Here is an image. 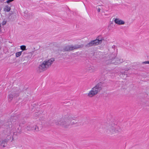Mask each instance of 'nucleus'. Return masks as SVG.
<instances>
[{"mask_svg":"<svg viewBox=\"0 0 149 149\" xmlns=\"http://www.w3.org/2000/svg\"><path fill=\"white\" fill-rule=\"evenodd\" d=\"M77 119L76 117L74 116H72L70 115H66L65 116L64 118H62L60 120L55 121V123L57 125H60L64 127H68L70 125H73L77 122H73L72 123L71 122L72 120H75Z\"/></svg>","mask_w":149,"mask_h":149,"instance_id":"1","label":"nucleus"},{"mask_svg":"<svg viewBox=\"0 0 149 149\" xmlns=\"http://www.w3.org/2000/svg\"><path fill=\"white\" fill-rule=\"evenodd\" d=\"M103 87V83L100 82L97 84L88 94V96L92 97L101 91Z\"/></svg>","mask_w":149,"mask_h":149,"instance_id":"2","label":"nucleus"},{"mask_svg":"<svg viewBox=\"0 0 149 149\" xmlns=\"http://www.w3.org/2000/svg\"><path fill=\"white\" fill-rule=\"evenodd\" d=\"M115 126V125L113 123L107 124L105 127L107 132L108 133L112 134L117 133L120 132V128L119 127L116 128Z\"/></svg>","mask_w":149,"mask_h":149,"instance_id":"3","label":"nucleus"},{"mask_svg":"<svg viewBox=\"0 0 149 149\" xmlns=\"http://www.w3.org/2000/svg\"><path fill=\"white\" fill-rule=\"evenodd\" d=\"M54 61V58H52L47 61H43L39 66L38 69L40 70V72H41L46 70L48 68L49 66Z\"/></svg>","mask_w":149,"mask_h":149,"instance_id":"4","label":"nucleus"},{"mask_svg":"<svg viewBox=\"0 0 149 149\" xmlns=\"http://www.w3.org/2000/svg\"><path fill=\"white\" fill-rule=\"evenodd\" d=\"M116 55H115L114 54H112L109 56L110 59L109 60L107 63L109 64H112L115 65H117L120 64L122 63L123 60L116 58Z\"/></svg>","mask_w":149,"mask_h":149,"instance_id":"5","label":"nucleus"},{"mask_svg":"<svg viewBox=\"0 0 149 149\" xmlns=\"http://www.w3.org/2000/svg\"><path fill=\"white\" fill-rule=\"evenodd\" d=\"M101 36L97 37L95 40H91L89 42L87 43L85 46L86 48H88L92 46H95L98 45L99 44H101L102 42V40H103L102 38H101Z\"/></svg>","mask_w":149,"mask_h":149,"instance_id":"6","label":"nucleus"},{"mask_svg":"<svg viewBox=\"0 0 149 149\" xmlns=\"http://www.w3.org/2000/svg\"><path fill=\"white\" fill-rule=\"evenodd\" d=\"M84 46V45L83 44L81 45H75L74 46L67 45L64 47L63 48L61 49V51L63 52L70 51L83 47Z\"/></svg>","mask_w":149,"mask_h":149,"instance_id":"7","label":"nucleus"},{"mask_svg":"<svg viewBox=\"0 0 149 149\" xmlns=\"http://www.w3.org/2000/svg\"><path fill=\"white\" fill-rule=\"evenodd\" d=\"M19 92L17 91H14L10 93L8 96V98L11 101L13 99L14 97L17 96H18V94Z\"/></svg>","mask_w":149,"mask_h":149,"instance_id":"8","label":"nucleus"},{"mask_svg":"<svg viewBox=\"0 0 149 149\" xmlns=\"http://www.w3.org/2000/svg\"><path fill=\"white\" fill-rule=\"evenodd\" d=\"M114 21L116 24L118 25L124 24L125 23L124 21L118 18L115 19Z\"/></svg>","mask_w":149,"mask_h":149,"instance_id":"9","label":"nucleus"},{"mask_svg":"<svg viewBox=\"0 0 149 149\" xmlns=\"http://www.w3.org/2000/svg\"><path fill=\"white\" fill-rule=\"evenodd\" d=\"M34 52V51H32L30 53H28V54H27V53L25 54V52H24L23 53L22 56H24L25 57H27L28 58H31L32 56V55L33 54Z\"/></svg>","mask_w":149,"mask_h":149,"instance_id":"10","label":"nucleus"},{"mask_svg":"<svg viewBox=\"0 0 149 149\" xmlns=\"http://www.w3.org/2000/svg\"><path fill=\"white\" fill-rule=\"evenodd\" d=\"M8 141V140L7 139H5L2 141L1 143V145L3 146V147H5L7 145V143Z\"/></svg>","mask_w":149,"mask_h":149,"instance_id":"11","label":"nucleus"},{"mask_svg":"<svg viewBox=\"0 0 149 149\" xmlns=\"http://www.w3.org/2000/svg\"><path fill=\"white\" fill-rule=\"evenodd\" d=\"M22 127H24V129L25 131V132H27V131H31V127L29 125L26 126L25 127L23 126Z\"/></svg>","mask_w":149,"mask_h":149,"instance_id":"12","label":"nucleus"},{"mask_svg":"<svg viewBox=\"0 0 149 149\" xmlns=\"http://www.w3.org/2000/svg\"><path fill=\"white\" fill-rule=\"evenodd\" d=\"M86 70L87 71L89 72H91L94 71V68L93 67H90L86 68Z\"/></svg>","mask_w":149,"mask_h":149,"instance_id":"13","label":"nucleus"},{"mask_svg":"<svg viewBox=\"0 0 149 149\" xmlns=\"http://www.w3.org/2000/svg\"><path fill=\"white\" fill-rule=\"evenodd\" d=\"M11 9L10 7L8 5H6V7L4 8V10L7 12H9Z\"/></svg>","mask_w":149,"mask_h":149,"instance_id":"14","label":"nucleus"},{"mask_svg":"<svg viewBox=\"0 0 149 149\" xmlns=\"http://www.w3.org/2000/svg\"><path fill=\"white\" fill-rule=\"evenodd\" d=\"M34 130L36 131H39L40 130L42 129L41 127H39L37 125H35L34 126Z\"/></svg>","mask_w":149,"mask_h":149,"instance_id":"15","label":"nucleus"},{"mask_svg":"<svg viewBox=\"0 0 149 149\" xmlns=\"http://www.w3.org/2000/svg\"><path fill=\"white\" fill-rule=\"evenodd\" d=\"M22 51L17 52L15 54L16 57H19L22 54Z\"/></svg>","mask_w":149,"mask_h":149,"instance_id":"16","label":"nucleus"},{"mask_svg":"<svg viewBox=\"0 0 149 149\" xmlns=\"http://www.w3.org/2000/svg\"><path fill=\"white\" fill-rule=\"evenodd\" d=\"M20 49L23 50H26V46L25 45H22L20 46Z\"/></svg>","mask_w":149,"mask_h":149,"instance_id":"17","label":"nucleus"},{"mask_svg":"<svg viewBox=\"0 0 149 149\" xmlns=\"http://www.w3.org/2000/svg\"><path fill=\"white\" fill-rule=\"evenodd\" d=\"M21 115L22 116V118H27L28 117V116H27L28 115H27L26 114L24 113V114H22Z\"/></svg>","mask_w":149,"mask_h":149,"instance_id":"18","label":"nucleus"},{"mask_svg":"<svg viewBox=\"0 0 149 149\" xmlns=\"http://www.w3.org/2000/svg\"><path fill=\"white\" fill-rule=\"evenodd\" d=\"M26 122L25 121H23L22 122H20L19 124V126H21V127H22V125L24 124ZM23 126H22V127Z\"/></svg>","mask_w":149,"mask_h":149,"instance_id":"19","label":"nucleus"},{"mask_svg":"<svg viewBox=\"0 0 149 149\" xmlns=\"http://www.w3.org/2000/svg\"><path fill=\"white\" fill-rule=\"evenodd\" d=\"M6 23H7L6 21L3 20V21L2 23V24L3 26L5 25L6 24Z\"/></svg>","mask_w":149,"mask_h":149,"instance_id":"20","label":"nucleus"},{"mask_svg":"<svg viewBox=\"0 0 149 149\" xmlns=\"http://www.w3.org/2000/svg\"><path fill=\"white\" fill-rule=\"evenodd\" d=\"M14 1V0H7L6 1V2L8 3H9L10 2H12Z\"/></svg>","mask_w":149,"mask_h":149,"instance_id":"21","label":"nucleus"},{"mask_svg":"<svg viewBox=\"0 0 149 149\" xmlns=\"http://www.w3.org/2000/svg\"><path fill=\"white\" fill-rule=\"evenodd\" d=\"M142 64H149V61L142 62Z\"/></svg>","mask_w":149,"mask_h":149,"instance_id":"22","label":"nucleus"},{"mask_svg":"<svg viewBox=\"0 0 149 149\" xmlns=\"http://www.w3.org/2000/svg\"><path fill=\"white\" fill-rule=\"evenodd\" d=\"M34 126L32 127H31V130H34Z\"/></svg>","mask_w":149,"mask_h":149,"instance_id":"23","label":"nucleus"},{"mask_svg":"<svg viewBox=\"0 0 149 149\" xmlns=\"http://www.w3.org/2000/svg\"><path fill=\"white\" fill-rule=\"evenodd\" d=\"M101 9L100 8H98L97 9V12L99 13Z\"/></svg>","mask_w":149,"mask_h":149,"instance_id":"24","label":"nucleus"},{"mask_svg":"<svg viewBox=\"0 0 149 149\" xmlns=\"http://www.w3.org/2000/svg\"><path fill=\"white\" fill-rule=\"evenodd\" d=\"M116 47V46L114 45H113L112 46V48L113 49H114Z\"/></svg>","mask_w":149,"mask_h":149,"instance_id":"25","label":"nucleus"},{"mask_svg":"<svg viewBox=\"0 0 149 149\" xmlns=\"http://www.w3.org/2000/svg\"><path fill=\"white\" fill-rule=\"evenodd\" d=\"M122 75H125V72H122Z\"/></svg>","mask_w":149,"mask_h":149,"instance_id":"26","label":"nucleus"},{"mask_svg":"<svg viewBox=\"0 0 149 149\" xmlns=\"http://www.w3.org/2000/svg\"><path fill=\"white\" fill-rule=\"evenodd\" d=\"M1 24H0V29H1Z\"/></svg>","mask_w":149,"mask_h":149,"instance_id":"27","label":"nucleus"},{"mask_svg":"<svg viewBox=\"0 0 149 149\" xmlns=\"http://www.w3.org/2000/svg\"><path fill=\"white\" fill-rule=\"evenodd\" d=\"M125 75H126V77H127V75H126V74H125Z\"/></svg>","mask_w":149,"mask_h":149,"instance_id":"28","label":"nucleus"}]
</instances>
